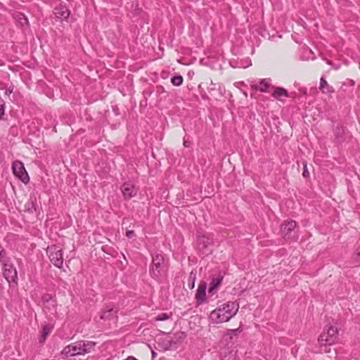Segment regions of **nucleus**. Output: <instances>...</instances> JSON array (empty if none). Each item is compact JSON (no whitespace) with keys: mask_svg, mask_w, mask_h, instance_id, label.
<instances>
[{"mask_svg":"<svg viewBox=\"0 0 360 360\" xmlns=\"http://www.w3.org/2000/svg\"><path fill=\"white\" fill-rule=\"evenodd\" d=\"M191 145V142L186 139V138L184 139V146L185 147H189Z\"/></svg>","mask_w":360,"mask_h":360,"instance_id":"nucleus-32","label":"nucleus"},{"mask_svg":"<svg viewBox=\"0 0 360 360\" xmlns=\"http://www.w3.org/2000/svg\"><path fill=\"white\" fill-rule=\"evenodd\" d=\"M195 286V281L193 280L192 283L191 284H189V287L191 289H193Z\"/></svg>","mask_w":360,"mask_h":360,"instance_id":"nucleus-35","label":"nucleus"},{"mask_svg":"<svg viewBox=\"0 0 360 360\" xmlns=\"http://www.w3.org/2000/svg\"><path fill=\"white\" fill-rule=\"evenodd\" d=\"M241 332L242 330L240 328H238L236 329H229L224 335V338L226 342L231 341L233 337L238 336Z\"/></svg>","mask_w":360,"mask_h":360,"instance_id":"nucleus-19","label":"nucleus"},{"mask_svg":"<svg viewBox=\"0 0 360 360\" xmlns=\"http://www.w3.org/2000/svg\"><path fill=\"white\" fill-rule=\"evenodd\" d=\"M152 355H153V358H154L156 356L155 352H153Z\"/></svg>","mask_w":360,"mask_h":360,"instance_id":"nucleus-37","label":"nucleus"},{"mask_svg":"<svg viewBox=\"0 0 360 360\" xmlns=\"http://www.w3.org/2000/svg\"><path fill=\"white\" fill-rule=\"evenodd\" d=\"M52 328H53L52 326H49V325H45L43 327L42 333H41V338L39 339L40 342H44L45 341L46 336L51 332Z\"/></svg>","mask_w":360,"mask_h":360,"instance_id":"nucleus-21","label":"nucleus"},{"mask_svg":"<svg viewBox=\"0 0 360 360\" xmlns=\"http://www.w3.org/2000/svg\"><path fill=\"white\" fill-rule=\"evenodd\" d=\"M126 236L129 238H132L133 237L135 236V233L132 230H128L126 232Z\"/></svg>","mask_w":360,"mask_h":360,"instance_id":"nucleus-28","label":"nucleus"},{"mask_svg":"<svg viewBox=\"0 0 360 360\" xmlns=\"http://www.w3.org/2000/svg\"><path fill=\"white\" fill-rule=\"evenodd\" d=\"M171 316H172V313H170L169 314L163 313V314H161L158 315V316H156L155 318V320L156 321H166V320L169 319Z\"/></svg>","mask_w":360,"mask_h":360,"instance_id":"nucleus-25","label":"nucleus"},{"mask_svg":"<svg viewBox=\"0 0 360 360\" xmlns=\"http://www.w3.org/2000/svg\"><path fill=\"white\" fill-rule=\"evenodd\" d=\"M49 257L52 264L56 267L61 268L63 264V250L58 245H52L47 249Z\"/></svg>","mask_w":360,"mask_h":360,"instance_id":"nucleus-4","label":"nucleus"},{"mask_svg":"<svg viewBox=\"0 0 360 360\" xmlns=\"http://www.w3.org/2000/svg\"><path fill=\"white\" fill-rule=\"evenodd\" d=\"M272 88L274 89L272 96L276 100L281 101L283 96L287 98L290 96L288 91L283 87L272 86Z\"/></svg>","mask_w":360,"mask_h":360,"instance_id":"nucleus-14","label":"nucleus"},{"mask_svg":"<svg viewBox=\"0 0 360 360\" xmlns=\"http://www.w3.org/2000/svg\"><path fill=\"white\" fill-rule=\"evenodd\" d=\"M271 86L270 83L266 79H262L259 82V84H252L251 86L252 89L255 90H259L261 92H267L268 89Z\"/></svg>","mask_w":360,"mask_h":360,"instance_id":"nucleus-16","label":"nucleus"},{"mask_svg":"<svg viewBox=\"0 0 360 360\" xmlns=\"http://www.w3.org/2000/svg\"><path fill=\"white\" fill-rule=\"evenodd\" d=\"M222 360H235V356L233 354L224 356Z\"/></svg>","mask_w":360,"mask_h":360,"instance_id":"nucleus-31","label":"nucleus"},{"mask_svg":"<svg viewBox=\"0 0 360 360\" xmlns=\"http://www.w3.org/2000/svg\"><path fill=\"white\" fill-rule=\"evenodd\" d=\"M354 259L356 260H360V247L356 250L354 254Z\"/></svg>","mask_w":360,"mask_h":360,"instance_id":"nucleus-27","label":"nucleus"},{"mask_svg":"<svg viewBox=\"0 0 360 360\" xmlns=\"http://www.w3.org/2000/svg\"><path fill=\"white\" fill-rule=\"evenodd\" d=\"M4 265V276L8 283H16L18 279V274L16 269L9 264V259L2 263Z\"/></svg>","mask_w":360,"mask_h":360,"instance_id":"nucleus-7","label":"nucleus"},{"mask_svg":"<svg viewBox=\"0 0 360 360\" xmlns=\"http://www.w3.org/2000/svg\"><path fill=\"white\" fill-rule=\"evenodd\" d=\"M328 86L327 81L323 78L321 77L320 79V86L319 89L322 91L324 90V89Z\"/></svg>","mask_w":360,"mask_h":360,"instance_id":"nucleus-26","label":"nucleus"},{"mask_svg":"<svg viewBox=\"0 0 360 360\" xmlns=\"http://www.w3.org/2000/svg\"><path fill=\"white\" fill-rule=\"evenodd\" d=\"M171 82L173 85L179 86L183 82V77L181 75L174 76L172 78Z\"/></svg>","mask_w":360,"mask_h":360,"instance_id":"nucleus-24","label":"nucleus"},{"mask_svg":"<svg viewBox=\"0 0 360 360\" xmlns=\"http://www.w3.org/2000/svg\"><path fill=\"white\" fill-rule=\"evenodd\" d=\"M39 210V206L37 204L36 199H30L25 205V211L29 213H33L34 212H37Z\"/></svg>","mask_w":360,"mask_h":360,"instance_id":"nucleus-18","label":"nucleus"},{"mask_svg":"<svg viewBox=\"0 0 360 360\" xmlns=\"http://www.w3.org/2000/svg\"><path fill=\"white\" fill-rule=\"evenodd\" d=\"M0 89H3V84L0 82Z\"/></svg>","mask_w":360,"mask_h":360,"instance_id":"nucleus-38","label":"nucleus"},{"mask_svg":"<svg viewBox=\"0 0 360 360\" xmlns=\"http://www.w3.org/2000/svg\"><path fill=\"white\" fill-rule=\"evenodd\" d=\"M243 94H244V95H245V97H248V94H247V92H244Z\"/></svg>","mask_w":360,"mask_h":360,"instance_id":"nucleus-39","label":"nucleus"},{"mask_svg":"<svg viewBox=\"0 0 360 360\" xmlns=\"http://www.w3.org/2000/svg\"><path fill=\"white\" fill-rule=\"evenodd\" d=\"M338 331L337 328L329 326L326 332H323L318 339L319 344L321 346L334 344L338 338Z\"/></svg>","mask_w":360,"mask_h":360,"instance_id":"nucleus-3","label":"nucleus"},{"mask_svg":"<svg viewBox=\"0 0 360 360\" xmlns=\"http://www.w3.org/2000/svg\"><path fill=\"white\" fill-rule=\"evenodd\" d=\"M96 343L88 340H79L67 345L61 351L65 356L84 355L90 353L94 349Z\"/></svg>","mask_w":360,"mask_h":360,"instance_id":"nucleus-2","label":"nucleus"},{"mask_svg":"<svg viewBox=\"0 0 360 360\" xmlns=\"http://www.w3.org/2000/svg\"><path fill=\"white\" fill-rule=\"evenodd\" d=\"M223 276L219 275L216 278H212L210 283V288L208 290L209 293H213L214 290L217 289L223 281Z\"/></svg>","mask_w":360,"mask_h":360,"instance_id":"nucleus-17","label":"nucleus"},{"mask_svg":"<svg viewBox=\"0 0 360 360\" xmlns=\"http://www.w3.org/2000/svg\"><path fill=\"white\" fill-rule=\"evenodd\" d=\"M118 309L111 306H106L100 312V319L104 321L117 319Z\"/></svg>","mask_w":360,"mask_h":360,"instance_id":"nucleus-8","label":"nucleus"},{"mask_svg":"<svg viewBox=\"0 0 360 360\" xmlns=\"http://www.w3.org/2000/svg\"><path fill=\"white\" fill-rule=\"evenodd\" d=\"M333 131L335 142L340 143L345 141V128L340 122L333 123Z\"/></svg>","mask_w":360,"mask_h":360,"instance_id":"nucleus-11","label":"nucleus"},{"mask_svg":"<svg viewBox=\"0 0 360 360\" xmlns=\"http://www.w3.org/2000/svg\"><path fill=\"white\" fill-rule=\"evenodd\" d=\"M296 222L293 220L285 221L281 225V233L285 240L290 239V233L294 231L296 227Z\"/></svg>","mask_w":360,"mask_h":360,"instance_id":"nucleus-12","label":"nucleus"},{"mask_svg":"<svg viewBox=\"0 0 360 360\" xmlns=\"http://www.w3.org/2000/svg\"><path fill=\"white\" fill-rule=\"evenodd\" d=\"M186 337V335L184 332H178L175 334H170V342L174 347V349L177 348V347L183 342V340Z\"/></svg>","mask_w":360,"mask_h":360,"instance_id":"nucleus-13","label":"nucleus"},{"mask_svg":"<svg viewBox=\"0 0 360 360\" xmlns=\"http://www.w3.org/2000/svg\"><path fill=\"white\" fill-rule=\"evenodd\" d=\"M13 92V89L8 88L6 89V94L9 96Z\"/></svg>","mask_w":360,"mask_h":360,"instance_id":"nucleus-33","label":"nucleus"},{"mask_svg":"<svg viewBox=\"0 0 360 360\" xmlns=\"http://www.w3.org/2000/svg\"><path fill=\"white\" fill-rule=\"evenodd\" d=\"M124 360H138L136 359L135 357L134 356H128L127 359H124Z\"/></svg>","mask_w":360,"mask_h":360,"instance_id":"nucleus-36","label":"nucleus"},{"mask_svg":"<svg viewBox=\"0 0 360 360\" xmlns=\"http://www.w3.org/2000/svg\"><path fill=\"white\" fill-rule=\"evenodd\" d=\"M165 266V259L162 255L157 254L153 257L150 274L155 278H159Z\"/></svg>","mask_w":360,"mask_h":360,"instance_id":"nucleus-5","label":"nucleus"},{"mask_svg":"<svg viewBox=\"0 0 360 360\" xmlns=\"http://www.w3.org/2000/svg\"><path fill=\"white\" fill-rule=\"evenodd\" d=\"M251 65V60L249 58H246L244 60H242L240 62H238L236 66L238 68H245L249 67Z\"/></svg>","mask_w":360,"mask_h":360,"instance_id":"nucleus-23","label":"nucleus"},{"mask_svg":"<svg viewBox=\"0 0 360 360\" xmlns=\"http://www.w3.org/2000/svg\"><path fill=\"white\" fill-rule=\"evenodd\" d=\"M42 301H43L44 304L46 303L49 304L50 306L52 307L53 310L56 311V309H55V307H56V300H55V298L52 295H51L49 294H45L42 297Z\"/></svg>","mask_w":360,"mask_h":360,"instance_id":"nucleus-20","label":"nucleus"},{"mask_svg":"<svg viewBox=\"0 0 360 360\" xmlns=\"http://www.w3.org/2000/svg\"><path fill=\"white\" fill-rule=\"evenodd\" d=\"M121 191L125 200H129L136 195L137 190L134 184L125 182L121 186Z\"/></svg>","mask_w":360,"mask_h":360,"instance_id":"nucleus-9","label":"nucleus"},{"mask_svg":"<svg viewBox=\"0 0 360 360\" xmlns=\"http://www.w3.org/2000/svg\"><path fill=\"white\" fill-rule=\"evenodd\" d=\"M207 283L205 281H201L198 287L195 294L196 304H202L206 300Z\"/></svg>","mask_w":360,"mask_h":360,"instance_id":"nucleus-10","label":"nucleus"},{"mask_svg":"<svg viewBox=\"0 0 360 360\" xmlns=\"http://www.w3.org/2000/svg\"><path fill=\"white\" fill-rule=\"evenodd\" d=\"M3 289L4 288L2 285L0 283V299H1L3 297Z\"/></svg>","mask_w":360,"mask_h":360,"instance_id":"nucleus-34","label":"nucleus"},{"mask_svg":"<svg viewBox=\"0 0 360 360\" xmlns=\"http://www.w3.org/2000/svg\"><path fill=\"white\" fill-rule=\"evenodd\" d=\"M239 308L238 303L229 302L213 310L210 315V320L213 323H221L229 321L234 316Z\"/></svg>","mask_w":360,"mask_h":360,"instance_id":"nucleus-1","label":"nucleus"},{"mask_svg":"<svg viewBox=\"0 0 360 360\" xmlns=\"http://www.w3.org/2000/svg\"><path fill=\"white\" fill-rule=\"evenodd\" d=\"M170 340V334L167 335L162 340L164 349L165 350L174 349Z\"/></svg>","mask_w":360,"mask_h":360,"instance_id":"nucleus-22","label":"nucleus"},{"mask_svg":"<svg viewBox=\"0 0 360 360\" xmlns=\"http://www.w3.org/2000/svg\"><path fill=\"white\" fill-rule=\"evenodd\" d=\"M12 169L14 175L21 180L24 184H27L30 181V177L25 170L24 165L20 161H15L12 165Z\"/></svg>","mask_w":360,"mask_h":360,"instance_id":"nucleus-6","label":"nucleus"},{"mask_svg":"<svg viewBox=\"0 0 360 360\" xmlns=\"http://www.w3.org/2000/svg\"><path fill=\"white\" fill-rule=\"evenodd\" d=\"M205 237H202L200 240H204Z\"/></svg>","mask_w":360,"mask_h":360,"instance_id":"nucleus-40","label":"nucleus"},{"mask_svg":"<svg viewBox=\"0 0 360 360\" xmlns=\"http://www.w3.org/2000/svg\"><path fill=\"white\" fill-rule=\"evenodd\" d=\"M21 15L22 16V18H20V24L23 26L25 24H27L28 21L24 15Z\"/></svg>","mask_w":360,"mask_h":360,"instance_id":"nucleus-30","label":"nucleus"},{"mask_svg":"<svg viewBox=\"0 0 360 360\" xmlns=\"http://www.w3.org/2000/svg\"><path fill=\"white\" fill-rule=\"evenodd\" d=\"M302 175L305 178H307V177H308L309 176V172L307 170V165L306 164L304 165V171H303Z\"/></svg>","mask_w":360,"mask_h":360,"instance_id":"nucleus-29","label":"nucleus"},{"mask_svg":"<svg viewBox=\"0 0 360 360\" xmlns=\"http://www.w3.org/2000/svg\"><path fill=\"white\" fill-rule=\"evenodd\" d=\"M53 13L56 18L60 19H66L70 15L69 10L63 6L56 7L54 8Z\"/></svg>","mask_w":360,"mask_h":360,"instance_id":"nucleus-15","label":"nucleus"}]
</instances>
